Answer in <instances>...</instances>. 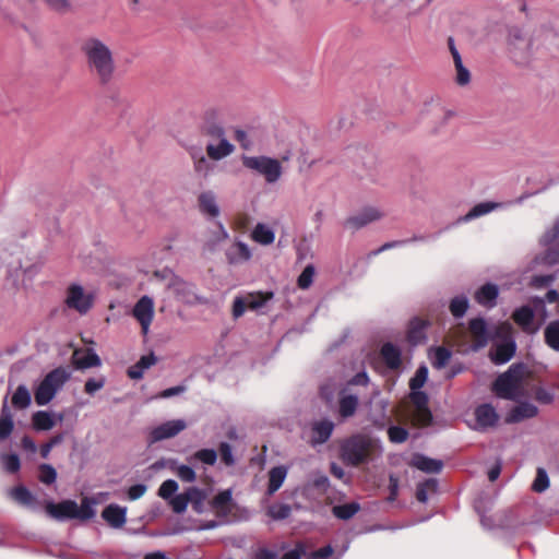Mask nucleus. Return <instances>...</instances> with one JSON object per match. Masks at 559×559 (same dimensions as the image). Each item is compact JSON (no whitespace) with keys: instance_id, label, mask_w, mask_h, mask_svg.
<instances>
[{"instance_id":"36","label":"nucleus","mask_w":559,"mask_h":559,"mask_svg":"<svg viewBox=\"0 0 559 559\" xmlns=\"http://www.w3.org/2000/svg\"><path fill=\"white\" fill-rule=\"evenodd\" d=\"M452 353L444 346H439L433 349V356L431 357L432 367L436 369L444 368L451 359Z\"/></svg>"},{"instance_id":"37","label":"nucleus","mask_w":559,"mask_h":559,"mask_svg":"<svg viewBox=\"0 0 559 559\" xmlns=\"http://www.w3.org/2000/svg\"><path fill=\"white\" fill-rule=\"evenodd\" d=\"M467 309H468L467 297L462 295V296H455L454 298L451 299L450 305H449V310L454 318H456V319L462 318L466 313Z\"/></svg>"},{"instance_id":"20","label":"nucleus","mask_w":559,"mask_h":559,"mask_svg":"<svg viewBox=\"0 0 559 559\" xmlns=\"http://www.w3.org/2000/svg\"><path fill=\"white\" fill-rule=\"evenodd\" d=\"M72 364L76 369H87L100 366L102 361L99 356L92 349L74 350L72 355Z\"/></svg>"},{"instance_id":"3","label":"nucleus","mask_w":559,"mask_h":559,"mask_svg":"<svg viewBox=\"0 0 559 559\" xmlns=\"http://www.w3.org/2000/svg\"><path fill=\"white\" fill-rule=\"evenodd\" d=\"M527 366L518 362L512 364L507 371L499 374L492 383L495 394L504 400L516 401L525 395L524 383L528 378Z\"/></svg>"},{"instance_id":"33","label":"nucleus","mask_w":559,"mask_h":559,"mask_svg":"<svg viewBox=\"0 0 559 559\" xmlns=\"http://www.w3.org/2000/svg\"><path fill=\"white\" fill-rule=\"evenodd\" d=\"M360 510V504L358 502H349L345 504H337L332 508V514L343 521L350 520L354 518Z\"/></svg>"},{"instance_id":"51","label":"nucleus","mask_w":559,"mask_h":559,"mask_svg":"<svg viewBox=\"0 0 559 559\" xmlns=\"http://www.w3.org/2000/svg\"><path fill=\"white\" fill-rule=\"evenodd\" d=\"M38 479L45 485H51L57 479L56 469L49 464H40Z\"/></svg>"},{"instance_id":"4","label":"nucleus","mask_w":559,"mask_h":559,"mask_svg":"<svg viewBox=\"0 0 559 559\" xmlns=\"http://www.w3.org/2000/svg\"><path fill=\"white\" fill-rule=\"evenodd\" d=\"M94 501L84 497L79 506L74 500H62L58 503L48 502L45 507L46 512L55 520H81L87 521L95 516V510L93 509Z\"/></svg>"},{"instance_id":"35","label":"nucleus","mask_w":559,"mask_h":559,"mask_svg":"<svg viewBox=\"0 0 559 559\" xmlns=\"http://www.w3.org/2000/svg\"><path fill=\"white\" fill-rule=\"evenodd\" d=\"M544 338L547 346L559 352V320H554L547 324L544 331Z\"/></svg>"},{"instance_id":"6","label":"nucleus","mask_w":559,"mask_h":559,"mask_svg":"<svg viewBox=\"0 0 559 559\" xmlns=\"http://www.w3.org/2000/svg\"><path fill=\"white\" fill-rule=\"evenodd\" d=\"M242 165L263 176L267 183L276 182L283 173L281 162L276 158L261 156H242Z\"/></svg>"},{"instance_id":"53","label":"nucleus","mask_w":559,"mask_h":559,"mask_svg":"<svg viewBox=\"0 0 559 559\" xmlns=\"http://www.w3.org/2000/svg\"><path fill=\"white\" fill-rule=\"evenodd\" d=\"M388 437L393 443H403L408 438V431L400 426H391L388 429Z\"/></svg>"},{"instance_id":"15","label":"nucleus","mask_w":559,"mask_h":559,"mask_svg":"<svg viewBox=\"0 0 559 559\" xmlns=\"http://www.w3.org/2000/svg\"><path fill=\"white\" fill-rule=\"evenodd\" d=\"M338 415L346 419L353 417L358 408L359 399L355 394H350L346 389H342L338 393Z\"/></svg>"},{"instance_id":"49","label":"nucleus","mask_w":559,"mask_h":559,"mask_svg":"<svg viewBox=\"0 0 559 559\" xmlns=\"http://www.w3.org/2000/svg\"><path fill=\"white\" fill-rule=\"evenodd\" d=\"M495 207L496 204L491 202L478 203L464 216V221H469L481 215H485L491 212Z\"/></svg>"},{"instance_id":"24","label":"nucleus","mask_w":559,"mask_h":559,"mask_svg":"<svg viewBox=\"0 0 559 559\" xmlns=\"http://www.w3.org/2000/svg\"><path fill=\"white\" fill-rule=\"evenodd\" d=\"M498 294L497 285L487 283L476 290L474 298L479 305L491 308L496 304Z\"/></svg>"},{"instance_id":"19","label":"nucleus","mask_w":559,"mask_h":559,"mask_svg":"<svg viewBox=\"0 0 559 559\" xmlns=\"http://www.w3.org/2000/svg\"><path fill=\"white\" fill-rule=\"evenodd\" d=\"M538 408L528 402L519 403L507 415V423H520L524 419L533 418L537 415Z\"/></svg>"},{"instance_id":"17","label":"nucleus","mask_w":559,"mask_h":559,"mask_svg":"<svg viewBox=\"0 0 559 559\" xmlns=\"http://www.w3.org/2000/svg\"><path fill=\"white\" fill-rule=\"evenodd\" d=\"M475 419L477 426L481 429L493 427L499 419V416L491 404H481L475 408Z\"/></svg>"},{"instance_id":"45","label":"nucleus","mask_w":559,"mask_h":559,"mask_svg":"<svg viewBox=\"0 0 559 559\" xmlns=\"http://www.w3.org/2000/svg\"><path fill=\"white\" fill-rule=\"evenodd\" d=\"M11 498L22 504H31L34 501V497L25 486H15L10 491Z\"/></svg>"},{"instance_id":"14","label":"nucleus","mask_w":559,"mask_h":559,"mask_svg":"<svg viewBox=\"0 0 559 559\" xmlns=\"http://www.w3.org/2000/svg\"><path fill=\"white\" fill-rule=\"evenodd\" d=\"M380 357L390 370H399L402 366V350L399 346L386 342L380 348Z\"/></svg>"},{"instance_id":"40","label":"nucleus","mask_w":559,"mask_h":559,"mask_svg":"<svg viewBox=\"0 0 559 559\" xmlns=\"http://www.w3.org/2000/svg\"><path fill=\"white\" fill-rule=\"evenodd\" d=\"M33 426L36 430H49L53 427L55 421L51 415L44 411H38L33 415Z\"/></svg>"},{"instance_id":"31","label":"nucleus","mask_w":559,"mask_h":559,"mask_svg":"<svg viewBox=\"0 0 559 559\" xmlns=\"http://www.w3.org/2000/svg\"><path fill=\"white\" fill-rule=\"evenodd\" d=\"M287 471L284 466H275L269 472L267 495H274L283 485Z\"/></svg>"},{"instance_id":"57","label":"nucleus","mask_w":559,"mask_h":559,"mask_svg":"<svg viewBox=\"0 0 559 559\" xmlns=\"http://www.w3.org/2000/svg\"><path fill=\"white\" fill-rule=\"evenodd\" d=\"M307 559V547L304 543H297L295 547L285 552L281 559Z\"/></svg>"},{"instance_id":"56","label":"nucleus","mask_w":559,"mask_h":559,"mask_svg":"<svg viewBox=\"0 0 559 559\" xmlns=\"http://www.w3.org/2000/svg\"><path fill=\"white\" fill-rule=\"evenodd\" d=\"M428 370L426 367L417 369L415 376L409 380V388L415 391L419 390L427 380Z\"/></svg>"},{"instance_id":"58","label":"nucleus","mask_w":559,"mask_h":559,"mask_svg":"<svg viewBox=\"0 0 559 559\" xmlns=\"http://www.w3.org/2000/svg\"><path fill=\"white\" fill-rule=\"evenodd\" d=\"M409 399H411V402L414 405L415 409L428 406V402H429L428 395L423 391H419V390L413 391L412 390V393L409 394Z\"/></svg>"},{"instance_id":"11","label":"nucleus","mask_w":559,"mask_h":559,"mask_svg":"<svg viewBox=\"0 0 559 559\" xmlns=\"http://www.w3.org/2000/svg\"><path fill=\"white\" fill-rule=\"evenodd\" d=\"M535 313L530 306H522L512 313V320L526 334H535L539 330V324L534 322Z\"/></svg>"},{"instance_id":"42","label":"nucleus","mask_w":559,"mask_h":559,"mask_svg":"<svg viewBox=\"0 0 559 559\" xmlns=\"http://www.w3.org/2000/svg\"><path fill=\"white\" fill-rule=\"evenodd\" d=\"M12 405L16 408L23 409L31 404V394L24 385H19L12 399Z\"/></svg>"},{"instance_id":"60","label":"nucleus","mask_w":559,"mask_h":559,"mask_svg":"<svg viewBox=\"0 0 559 559\" xmlns=\"http://www.w3.org/2000/svg\"><path fill=\"white\" fill-rule=\"evenodd\" d=\"M175 472L185 483H193L197 479L195 472L188 465H179Z\"/></svg>"},{"instance_id":"8","label":"nucleus","mask_w":559,"mask_h":559,"mask_svg":"<svg viewBox=\"0 0 559 559\" xmlns=\"http://www.w3.org/2000/svg\"><path fill=\"white\" fill-rule=\"evenodd\" d=\"M94 299L92 293H86L81 285L73 283L67 288L64 304L69 309L86 314L92 309Z\"/></svg>"},{"instance_id":"2","label":"nucleus","mask_w":559,"mask_h":559,"mask_svg":"<svg viewBox=\"0 0 559 559\" xmlns=\"http://www.w3.org/2000/svg\"><path fill=\"white\" fill-rule=\"evenodd\" d=\"M378 440L367 433H354L340 442L338 456L347 465L357 467L369 462L378 450Z\"/></svg>"},{"instance_id":"64","label":"nucleus","mask_w":559,"mask_h":559,"mask_svg":"<svg viewBox=\"0 0 559 559\" xmlns=\"http://www.w3.org/2000/svg\"><path fill=\"white\" fill-rule=\"evenodd\" d=\"M558 237H559V217L555 221L552 227L544 234L543 239L546 245H549V243L555 242Z\"/></svg>"},{"instance_id":"38","label":"nucleus","mask_w":559,"mask_h":559,"mask_svg":"<svg viewBox=\"0 0 559 559\" xmlns=\"http://www.w3.org/2000/svg\"><path fill=\"white\" fill-rule=\"evenodd\" d=\"M437 488L438 481L433 478L419 483L416 488V499L425 503L428 500V493L436 492Z\"/></svg>"},{"instance_id":"61","label":"nucleus","mask_w":559,"mask_h":559,"mask_svg":"<svg viewBox=\"0 0 559 559\" xmlns=\"http://www.w3.org/2000/svg\"><path fill=\"white\" fill-rule=\"evenodd\" d=\"M219 454L222 462L227 465L231 466L235 463L234 455H233V449L229 443L222 442L219 444Z\"/></svg>"},{"instance_id":"34","label":"nucleus","mask_w":559,"mask_h":559,"mask_svg":"<svg viewBox=\"0 0 559 559\" xmlns=\"http://www.w3.org/2000/svg\"><path fill=\"white\" fill-rule=\"evenodd\" d=\"M251 238L263 246H267L274 242V231L262 223L257 224L251 233Z\"/></svg>"},{"instance_id":"10","label":"nucleus","mask_w":559,"mask_h":559,"mask_svg":"<svg viewBox=\"0 0 559 559\" xmlns=\"http://www.w3.org/2000/svg\"><path fill=\"white\" fill-rule=\"evenodd\" d=\"M200 130L203 135L213 140L225 136L221 114L217 109L210 108L204 111Z\"/></svg>"},{"instance_id":"43","label":"nucleus","mask_w":559,"mask_h":559,"mask_svg":"<svg viewBox=\"0 0 559 559\" xmlns=\"http://www.w3.org/2000/svg\"><path fill=\"white\" fill-rule=\"evenodd\" d=\"M192 158H193L194 171L197 174L205 177L212 171L213 165L200 152L193 153Z\"/></svg>"},{"instance_id":"5","label":"nucleus","mask_w":559,"mask_h":559,"mask_svg":"<svg viewBox=\"0 0 559 559\" xmlns=\"http://www.w3.org/2000/svg\"><path fill=\"white\" fill-rule=\"evenodd\" d=\"M70 373L62 367L48 372L35 390V402L37 405L48 404L57 391L68 381Z\"/></svg>"},{"instance_id":"25","label":"nucleus","mask_w":559,"mask_h":559,"mask_svg":"<svg viewBox=\"0 0 559 559\" xmlns=\"http://www.w3.org/2000/svg\"><path fill=\"white\" fill-rule=\"evenodd\" d=\"M468 330L477 347L487 345L488 333L486 322L483 318L472 319L468 323Z\"/></svg>"},{"instance_id":"16","label":"nucleus","mask_w":559,"mask_h":559,"mask_svg":"<svg viewBox=\"0 0 559 559\" xmlns=\"http://www.w3.org/2000/svg\"><path fill=\"white\" fill-rule=\"evenodd\" d=\"M430 321L421 318H413L407 328L406 338L412 345H417L426 340V330Z\"/></svg>"},{"instance_id":"23","label":"nucleus","mask_w":559,"mask_h":559,"mask_svg":"<svg viewBox=\"0 0 559 559\" xmlns=\"http://www.w3.org/2000/svg\"><path fill=\"white\" fill-rule=\"evenodd\" d=\"M217 140L219 141L218 144L210 143L206 145V154L213 160H221L230 155L235 150V146L225 136Z\"/></svg>"},{"instance_id":"39","label":"nucleus","mask_w":559,"mask_h":559,"mask_svg":"<svg viewBox=\"0 0 559 559\" xmlns=\"http://www.w3.org/2000/svg\"><path fill=\"white\" fill-rule=\"evenodd\" d=\"M453 62L456 71L455 82L461 86L467 85L471 81V73L468 69L463 66L460 53H454Z\"/></svg>"},{"instance_id":"32","label":"nucleus","mask_w":559,"mask_h":559,"mask_svg":"<svg viewBox=\"0 0 559 559\" xmlns=\"http://www.w3.org/2000/svg\"><path fill=\"white\" fill-rule=\"evenodd\" d=\"M14 428L11 411L8 406L7 399L1 408L0 414V440H5L10 437Z\"/></svg>"},{"instance_id":"48","label":"nucleus","mask_w":559,"mask_h":559,"mask_svg":"<svg viewBox=\"0 0 559 559\" xmlns=\"http://www.w3.org/2000/svg\"><path fill=\"white\" fill-rule=\"evenodd\" d=\"M191 497L188 496L187 490L183 493L177 495L170 499V507L177 514H181L187 510Z\"/></svg>"},{"instance_id":"30","label":"nucleus","mask_w":559,"mask_h":559,"mask_svg":"<svg viewBox=\"0 0 559 559\" xmlns=\"http://www.w3.org/2000/svg\"><path fill=\"white\" fill-rule=\"evenodd\" d=\"M413 466L426 473L437 474L441 472L443 463L439 460L417 454L413 459Z\"/></svg>"},{"instance_id":"54","label":"nucleus","mask_w":559,"mask_h":559,"mask_svg":"<svg viewBox=\"0 0 559 559\" xmlns=\"http://www.w3.org/2000/svg\"><path fill=\"white\" fill-rule=\"evenodd\" d=\"M178 490V484L174 479H167L158 488V496L163 499H171Z\"/></svg>"},{"instance_id":"59","label":"nucleus","mask_w":559,"mask_h":559,"mask_svg":"<svg viewBox=\"0 0 559 559\" xmlns=\"http://www.w3.org/2000/svg\"><path fill=\"white\" fill-rule=\"evenodd\" d=\"M187 493L189 497H191L190 503L192 504L193 509L199 511L204 500L203 491L197 487H190L187 489Z\"/></svg>"},{"instance_id":"47","label":"nucleus","mask_w":559,"mask_h":559,"mask_svg":"<svg viewBox=\"0 0 559 559\" xmlns=\"http://www.w3.org/2000/svg\"><path fill=\"white\" fill-rule=\"evenodd\" d=\"M197 460L207 465H214L217 461V452L214 449H201L189 461Z\"/></svg>"},{"instance_id":"44","label":"nucleus","mask_w":559,"mask_h":559,"mask_svg":"<svg viewBox=\"0 0 559 559\" xmlns=\"http://www.w3.org/2000/svg\"><path fill=\"white\" fill-rule=\"evenodd\" d=\"M292 513L290 506L286 503H274L267 508L266 514L273 520H285Z\"/></svg>"},{"instance_id":"28","label":"nucleus","mask_w":559,"mask_h":559,"mask_svg":"<svg viewBox=\"0 0 559 559\" xmlns=\"http://www.w3.org/2000/svg\"><path fill=\"white\" fill-rule=\"evenodd\" d=\"M515 343L513 341L504 342L496 346L491 354L495 364L501 365L508 362L515 354Z\"/></svg>"},{"instance_id":"62","label":"nucleus","mask_w":559,"mask_h":559,"mask_svg":"<svg viewBox=\"0 0 559 559\" xmlns=\"http://www.w3.org/2000/svg\"><path fill=\"white\" fill-rule=\"evenodd\" d=\"M334 550L331 545H326L311 552L307 551V559H326L333 555Z\"/></svg>"},{"instance_id":"13","label":"nucleus","mask_w":559,"mask_h":559,"mask_svg":"<svg viewBox=\"0 0 559 559\" xmlns=\"http://www.w3.org/2000/svg\"><path fill=\"white\" fill-rule=\"evenodd\" d=\"M382 217V214L380 211L376 207H365L356 215L349 216L344 222V226L346 228H349L352 230H358L362 228L364 226L368 225L369 223H372L374 221H378Z\"/></svg>"},{"instance_id":"29","label":"nucleus","mask_w":559,"mask_h":559,"mask_svg":"<svg viewBox=\"0 0 559 559\" xmlns=\"http://www.w3.org/2000/svg\"><path fill=\"white\" fill-rule=\"evenodd\" d=\"M199 209L203 214L211 217H216L219 214V209L216 204L215 195L212 191L202 192L198 198Z\"/></svg>"},{"instance_id":"21","label":"nucleus","mask_w":559,"mask_h":559,"mask_svg":"<svg viewBox=\"0 0 559 559\" xmlns=\"http://www.w3.org/2000/svg\"><path fill=\"white\" fill-rule=\"evenodd\" d=\"M127 510L118 504L107 506L103 512V519L114 528H120L124 525Z\"/></svg>"},{"instance_id":"18","label":"nucleus","mask_w":559,"mask_h":559,"mask_svg":"<svg viewBox=\"0 0 559 559\" xmlns=\"http://www.w3.org/2000/svg\"><path fill=\"white\" fill-rule=\"evenodd\" d=\"M334 430V424L329 419H322L312 424L311 443L313 445L325 443Z\"/></svg>"},{"instance_id":"55","label":"nucleus","mask_w":559,"mask_h":559,"mask_svg":"<svg viewBox=\"0 0 559 559\" xmlns=\"http://www.w3.org/2000/svg\"><path fill=\"white\" fill-rule=\"evenodd\" d=\"M3 467L8 473H17L21 468L20 457L16 454H4L2 456Z\"/></svg>"},{"instance_id":"26","label":"nucleus","mask_w":559,"mask_h":559,"mask_svg":"<svg viewBox=\"0 0 559 559\" xmlns=\"http://www.w3.org/2000/svg\"><path fill=\"white\" fill-rule=\"evenodd\" d=\"M508 43L514 57H516V51H527L531 47V43L525 38L522 29L515 26L509 29Z\"/></svg>"},{"instance_id":"63","label":"nucleus","mask_w":559,"mask_h":559,"mask_svg":"<svg viewBox=\"0 0 559 559\" xmlns=\"http://www.w3.org/2000/svg\"><path fill=\"white\" fill-rule=\"evenodd\" d=\"M544 261L549 265L559 263V246L557 242L546 250Z\"/></svg>"},{"instance_id":"50","label":"nucleus","mask_w":559,"mask_h":559,"mask_svg":"<svg viewBox=\"0 0 559 559\" xmlns=\"http://www.w3.org/2000/svg\"><path fill=\"white\" fill-rule=\"evenodd\" d=\"M316 274L314 266L312 264L307 265L301 274L297 278V285L300 289H307L311 286Z\"/></svg>"},{"instance_id":"27","label":"nucleus","mask_w":559,"mask_h":559,"mask_svg":"<svg viewBox=\"0 0 559 559\" xmlns=\"http://www.w3.org/2000/svg\"><path fill=\"white\" fill-rule=\"evenodd\" d=\"M169 288L182 301L190 304L194 298L193 285L180 278H175Z\"/></svg>"},{"instance_id":"41","label":"nucleus","mask_w":559,"mask_h":559,"mask_svg":"<svg viewBox=\"0 0 559 559\" xmlns=\"http://www.w3.org/2000/svg\"><path fill=\"white\" fill-rule=\"evenodd\" d=\"M251 258V252L248 246L243 242H236L229 252L230 262L248 261Z\"/></svg>"},{"instance_id":"9","label":"nucleus","mask_w":559,"mask_h":559,"mask_svg":"<svg viewBox=\"0 0 559 559\" xmlns=\"http://www.w3.org/2000/svg\"><path fill=\"white\" fill-rule=\"evenodd\" d=\"M132 314L141 325L142 334L146 335L154 318V301L148 296H142L132 309Z\"/></svg>"},{"instance_id":"22","label":"nucleus","mask_w":559,"mask_h":559,"mask_svg":"<svg viewBox=\"0 0 559 559\" xmlns=\"http://www.w3.org/2000/svg\"><path fill=\"white\" fill-rule=\"evenodd\" d=\"M211 507L218 516H227L233 510L231 490L219 491L211 501Z\"/></svg>"},{"instance_id":"12","label":"nucleus","mask_w":559,"mask_h":559,"mask_svg":"<svg viewBox=\"0 0 559 559\" xmlns=\"http://www.w3.org/2000/svg\"><path fill=\"white\" fill-rule=\"evenodd\" d=\"M187 427V424L182 419H175L166 421L157 427H155L150 435L151 442H157L162 441L164 439H169L178 433H180L182 430H185Z\"/></svg>"},{"instance_id":"52","label":"nucleus","mask_w":559,"mask_h":559,"mask_svg":"<svg viewBox=\"0 0 559 559\" xmlns=\"http://www.w3.org/2000/svg\"><path fill=\"white\" fill-rule=\"evenodd\" d=\"M549 487V478L546 471L542 467L537 468L535 480L532 485V489L535 492H543Z\"/></svg>"},{"instance_id":"46","label":"nucleus","mask_w":559,"mask_h":559,"mask_svg":"<svg viewBox=\"0 0 559 559\" xmlns=\"http://www.w3.org/2000/svg\"><path fill=\"white\" fill-rule=\"evenodd\" d=\"M412 417L414 424L419 427L429 426L432 421V414L428 406L414 409Z\"/></svg>"},{"instance_id":"7","label":"nucleus","mask_w":559,"mask_h":559,"mask_svg":"<svg viewBox=\"0 0 559 559\" xmlns=\"http://www.w3.org/2000/svg\"><path fill=\"white\" fill-rule=\"evenodd\" d=\"M273 297V292H253L246 296L236 297L233 302L231 314L234 319H238L245 313L246 309L258 310Z\"/></svg>"},{"instance_id":"1","label":"nucleus","mask_w":559,"mask_h":559,"mask_svg":"<svg viewBox=\"0 0 559 559\" xmlns=\"http://www.w3.org/2000/svg\"><path fill=\"white\" fill-rule=\"evenodd\" d=\"M80 51L91 76L100 86L111 84L116 74V62L109 46L102 39L90 36L82 39Z\"/></svg>"}]
</instances>
